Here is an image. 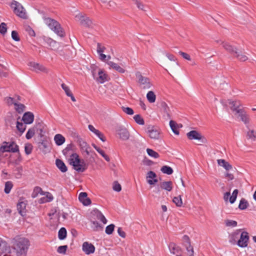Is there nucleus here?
Here are the masks:
<instances>
[{"mask_svg": "<svg viewBox=\"0 0 256 256\" xmlns=\"http://www.w3.org/2000/svg\"><path fill=\"white\" fill-rule=\"evenodd\" d=\"M30 246V242L26 238L16 237L14 239L12 248L16 256H26Z\"/></svg>", "mask_w": 256, "mask_h": 256, "instance_id": "1", "label": "nucleus"}, {"mask_svg": "<svg viewBox=\"0 0 256 256\" xmlns=\"http://www.w3.org/2000/svg\"><path fill=\"white\" fill-rule=\"evenodd\" d=\"M70 164L72 165L74 168L78 172H84L88 168V165L84 160H80L77 154L72 156V158L69 160Z\"/></svg>", "mask_w": 256, "mask_h": 256, "instance_id": "2", "label": "nucleus"}, {"mask_svg": "<svg viewBox=\"0 0 256 256\" xmlns=\"http://www.w3.org/2000/svg\"><path fill=\"white\" fill-rule=\"evenodd\" d=\"M44 22L48 28L57 35L60 37L64 36V32L58 22L50 18H44Z\"/></svg>", "mask_w": 256, "mask_h": 256, "instance_id": "3", "label": "nucleus"}, {"mask_svg": "<svg viewBox=\"0 0 256 256\" xmlns=\"http://www.w3.org/2000/svg\"><path fill=\"white\" fill-rule=\"evenodd\" d=\"M10 6L16 16L24 19L27 18L26 10L20 3L16 0H13L11 3Z\"/></svg>", "mask_w": 256, "mask_h": 256, "instance_id": "4", "label": "nucleus"}, {"mask_svg": "<svg viewBox=\"0 0 256 256\" xmlns=\"http://www.w3.org/2000/svg\"><path fill=\"white\" fill-rule=\"evenodd\" d=\"M146 132L152 139L158 140L160 138V131L157 127L154 126H148L146 129Z\"/></svg>", "mask_w": 256, "mask_h": 256, "instance_id": "5", "label": "nucleus"}, {"mask_svg": "<svg viewBox=\"0 0 256 256\" xmlns=\"http://www.w3.org/2000/svg\"><path fill=\"white\" fill-rule=\"evenodd\" d=\"M136 76L138 79V82L140 86L143 89H148L152 86L148 78L142 76L140 72L136 73Z\"/></svg>", "mask_w": 256, "mask_h": 256, "instance_id": "6", "label": "nucleus"}, {"mask_svg": "<svg viewBox=\"0 0 256 256\" xmlns=\"http://www.w3.org/2000/svg\"><path fill=\"white\" fill-rule=\"evenodd\" d=\"M76 18L83 26L88 28L93 27L92 22L88 17L80 14L76 16Z\"/></svg>", "mask_w": 256, "mask_h": 256, "instance_id": "7", "label": "nucleus"}, {"mask_svg": "<svg viewBox=\"0 0 256 256\" xmlns=\"http://www.w3.org/2000/svg\"><path fill=\"white\" fill-rule=\"evenodd\" d=\"M249 240L248 234L246 232H242L240 240L238 241V245L241 248H245L248 246Z\"/></svg>", "mask_w": 256, "mask_h": 256, "instance_id": "8", "label": "nucleus"}, {"mask_svg": "<svg viewBox=\"0 0 256 256\" xmlns=\"http://www.w3.org/2000/svg\"><path fill=\"white\" fill-rule=\"evenodd\" d=\"M92 214V219L93 220H96V219L100 220L104 224H106L107 220L104 217V216L102 214L98 209H94L91 212Z\"/></svg>", "mask_w": 256, "mask_h": 256, "instance_id": "9", "label": "nucleus"}, {"mask_svg": "<svg viewBox=\"0 0 256 256\" xmlns=\"http://www.w3.org/2000/svg\"><path fill=\"white\" fill-rule=\"evenodd\" d=\"M0 150L2 152H19L18 146L14 142L10 143L8 146H4L0 148Z\"/></svg>", "mask_w": 256, "mask_h": 256, "instance_id": "10", "label": "nucleus"}, {"mask_svg": "<svg viewBox=\"0 0 256 256\" xmlns=\"http://www.w3.org/2000/svg\"><path fill=\"white\" fill-rule=\"evenodd\" d=\"M216 42L218 43H220L227 52L233 56L234 53H237V48L231 45L228 42H222V40H217Z\"/></svg>", "mask_w": 256, "mask_h": 256, "instance_id": "11", "label": "nucleus"}, {"mask_svg": "<svg viewBox=\"0 0 256 256\" xmlns=\"http://www.w3.org/2000/svg\"><path fill=\"white\" fill-rule=\"evenodd\" d=\"M116 133L119 138L123 140H128L130 138V133L125 128L119 127L116 130Z\"/></svg>", "mask_w": 256, "mask_h": 256, "instance_id": "12", "label": "nucleus"}, {"mask_svg": "<svg viewBox=\"0 0 256 256\" xmlns=\"http://www.w3.org/2000/svg\"><path fill=\"white\" fill-rule=\"evenodd\" d=\"M82 250L86 254H90L94 253L95 247L92 244L85 242L82 244Z\"/></svg>", "mask_w": 256, "mask_h": 256, "instance_id": "13", "label": "nucleus"}, {"mask_svg": "<svg viewBox=\"0 0 256 256\" xmlns=\"http://www.w3.org/2000/svg\"><path fill=\"white\" fill-rule=\"evenodd\" d=\"M157 176L153 171L148 172L146 176L147 182L150 185H154L158 182Z\"/></svg>", "mask_w": 256, "mask_h": 256, "instance_id": "14", "label": "nucleus"}, {"mask_svg": "<svg viewBox=\"0 0 256 256\" xmlns=\"http://www.w3.org/2000/svg\"><path fill=\"white\" fill-rule=\"evenodd\" d=\"M29 66L32 68L33 70L36 72L40 71L45 73H47L48 72V69L45 66L38 63L30 62L29 64Z\"/></svg>", "mask_w": 256, "mask_h": 256, "instance_id": "15", "label": "nucleus"}, {"mask_svg": "<svg viewBox=\"0 0 256 256\" xmlns=\"http://www.w3.org/2000/svg\"><path fill=\"white\" fill-rule=\"evenodd\" d=\"M22 120L24 124H30L34 120V115L31 112H26L24 114Z\"/></svg>", "mask_w": 256, "mask_h": 256, "instance_id": "16", "label": "nucleus"}, {"mask_svg": "<svg viewBox=\"0 0 256 256\" xmlns=\"http://www.w3.org/2000/svg\"><path fill=\"white\" fill-rule=\"evenodd\" d=\"M96 80L98 82L102 84L107 80V75L104 73L103 70L101 69L98 70V76Z\"/></svg>", "mask_w": 256, "mask_h": 256, "instance_id": "17", "label": "nucleus"}, {"mask_svg": "<svg viewBox=\"0 0 256 256\" xmlns=\"http://www.w3.org/2000/svg\"><path fill=\"white\" fill-rule=\"evenodd\" d=\"M88 194L86 192H82L80 194L78 199L84 206H88L90 204L91 201L90 198H88Z\"/></svg>", "mask_w": 256, "mask_h": 256, "instance_id": "18", "label": "nucleus"}, {"mask_svg": "<svg viewBox=\"0 0 256 256\" xmlns=\"http://www.w3.org/2000/svg\"><path fill=\"white\" fill-rule=\"evenodd\" d=\"M188 138L190 140H200L202 138L201 134L196 130H191L186 134Z\"/></svg>", "mask_w": 256, "mask_h": 256, "instance_id": "19", "label": "nucleus"}, {"mask_svg": "<svg viewBox=\"0 0 256 256\" xmlns=\"http://www.w3.org/2000/svg\"><path fill=\"white\" fill-rule=\"evenodd\" d=\"M236 114L244 124H246L249 122V117L243 110H238Z\"/></svg>", "mask_w": 256, "mask_h": 256, "instance_id": "20", "label": "nucleus"}, {"mask_svg": "<svg viewBox=\"0 0 256 256\" xmlns=\"http://www.w3.org/2000/svg\"><path fill=\"white\" fill-rule=\"evenodd\" d=\"M26 203L24 202H20L17 204V209L20 214L24 216L26 214Z\"/></svg>", "mask_w": 256, "mask_h": 256, "instance_id": "21", "label": "nucleus"}, {"mask_svg": "<svg viewBox=\"0 0 256 256\" xmlns=\"http://www.w3.org/2000/svg\"><path fill=\"white\" fill-rule=\"evenodd\" d=\"M169 248L170 253L174 256L182 254V250L181 248L174 244H171L169 246Z\"/></svg>", "mask_w": 256, "mask_h": 256, "instance_id": "22", "label": "nucleus"}, {"mask_svg": "<svg viewBox=\"0 0 256 256\" xmlns=\"http://www.w3.org/2000/svg\"><path fill=\"white\" fill-rule=\"evenodd\" d=\"M56 164L62 172H65L68 170L66 166L62 160L56 159Z\"/></svg>", "mask_w": 256, "mask_h": 256, "instance_id": "23", "label": "nucleus"}, {"mask_svg": "<svg viewBox=\"0 0 256 256\" xmlns=\"http://www.w3.org/2000/svg\"><path fill=\"white\" fill-rule=\"evenodd\" d=\"M229 104L230 105V109L236 112V114L238 113V110H242V108H240V102L238 101H230Z\"/></svg>", "mask_w": 256, "mask_h": 256, "instance_id": "24", "label": "nucleus"}, {"mask_svg": "<svg viewBox=\"0 0 256 256\" xmlns=\"http://www.w3.org/2000/svg\"><path fill=\"white\" fill-rule=\"evenodd\" d=\"M108 64L113 69H114L118 72L120 73H124L125 72V70L120 66L118 64L113 62H108Z\"/></svg>", "mask_w": 256, "mask_h": 256, "instance_id": "25", "label": "nucleus"}, {"mask_svg": "<svg viewBox=\"0 0 256 256\" xmlns=\"http://www.w3.org/2000/svg\"><path fill=\"white\" fill-rule=\"evenodd\" d=\"M160 188L162 189L170 192L172 189V183L171 181L163 182L160 184Z\"/></svg>", "mask_w": 256, "mask_h": 256, "instance_id": "26", "label": "nucleus"}, {"mask_svg": "<svg viewBox=\"0 0 256 256\" xmlns=\"http://www.w3.org/2000/svg\"><path fill=\"white\" fill-rule=\"evenodd\" d=\"M54 140L57 146H61L64 142L65 138L60 134H56L54 137Z\"/></svg>", "mask_w": 256, "mask_h": 256, "instance_id": "27", "label": "nucleus"}, {"mask_svg": "<svg viewBox=\"0 0 256 256\" xmlns=\"http://www.w3.org/2000/svg\"><path fill=\"white\" fill-rule=\"evenodd\" d=\"M72 144L68 145L63 150L62 153L66 156H70V158H72V156L75 154L74 153L72 150Z\"/></svg>", "mask_w": 256, "mask_h": 256, "instance_id": "28", "label": "nucleus"}, {"mask_svg": "<svg viewBox=\"0 0 256 256\" xmlns=\"http://www.w3.org/2000/svg\"><path fill=\"white\" fill-rule=\"evenodd\" d=\"M92 146L96 149V150L104 158L106 161H110V158L105 154L104 152L102 150L98 147L96 144H92Z\"/></svg>", "mask_w": 256, "mask_h": 256, "instance_id": "29", "label": "nucleus"}, {"mask_svg": "<svg viewBox=\"0 0 256 256\" xmlns=\"http://www.w3.org/2000/svg\"><path fill=\"white\" fill-rule=\"evenodd\" d=\"M170 126L174 134L178 135L179 134V131L178 130L179 125L178 124L174 121L171 120L170 122Z\"/></svg>", "mask_w": 256, "mask_h": 256, "instance_id": "30", "label": "nucleus"}, {"mask_svg": "<svg viewBox=\"0 0 256 256\" xmlns=\"http://www.w3.org/2000/svg\"><path fill=\"white\" fill-rule=\"evenodd\" d=\"M92 225V228L94 231H98L101 230L102 228V226L96 220H90Z\"/></svg>", "mask_w": 256, "mask_h": 256, "instance_id": "31", "label": "nucleus"}, {"mask_svg": "<svg viewBox=\"0 0 256 256\" xmlns=\"http://www.w3.org/2000/svg\"><path fill=\"white\" fill-rule=\"evenodd\" d=\"M160 106L162 110L166 115V116L168 118H170V115L169 114L170 108L168 106V104L164 102H162L160 103Z\"/></svg>", "mask_w": 256, "mask_h": 256, "instance_id": "32", "label": "nucleus"}, {"mask_svg": "<svg viewBox=\"0 0 256 256\" xmlns=\"http://www.w3.org/2000/svg\"><path fill=\"white\" fill-rule=\"evenodd\" d=\"M146 98L150 103H154L156 100V96L152 91H149L146 94Z\"/></svg>", "mask_w": 256, "mask_h": 256, "instance_id": "33", "label": "nucleus"}, {"mask_svg": "<svg viewBox=\"0 0 256 256\" xmlns=\"http://www.w3.org/2000/svg\"><path fill=\"white\" fill-rule=\"evenodd\" d=\"M249 204L248 201L244 198H242L240 202L238 208L241 210H244L248 208Z\"/></svg>", "mask_w": 256, "mask_h": 256, "instance_id": "34", "label": "nucleus"}, {"mask_svg": "<svg viewBox=\"0 0 256 256\" xmlns=\"http://www.w3.org/2000/svg\"><path fill=\"white\" fill-rule=\"evenodd\" d=\"M67 234L66 230L64 228H62L58 231V238L60 240H64Z\"/></svg>", "mask_w": 256, "mask_h": 256, "instance_id": "35", "label": "nucleus"}, {"mask_svg": "<svg viewBox=\"0 0 256 256\" xmlns=\"http://www.w3.org/2000/svg\"><path fill=\"white\" fill-rule=\"evenodd\" d=\"M14 106L16 110L20 114L22 113L24 110L26 108L24 104L18 103V102L14 103Z\"/></svg>", "mask_w": 256, "mask_h": 256, "instance_id": "36", "label": "nucleus"}, {"mask_svg": "<svg viewBox=\"0 0 256 256\" xmlns=\"http://www.w3.org/2000/svg\"><path fill=\"white\" fill-rule=\"evenodd\" d=\"M160 170L164 174H166L168 175L172 174L174 172L172 168L168 166H162L160 168Z\"/></svg>", "mask_w": 256, "mask_h": 256, "instance_id": "37", "label": "nucleus"}, {"mask_svg": "<svg viewBox=\"0 0 256 256\" xmlns=\"http://www.w3.org/2000/svg\"><path fill=\"white\" fill-rule=\"evenodd\" d=\"M234 56L236 57L238 60L242 62H245L248 60V58L246 55L242 54L237 51V53H234Z\"/></svg>", "mask_w": 256, "mask_h": 256, "instance_id": "38", "label": "nucleus"}, {"mask_svg": "<svg viewBox=\"0 0 256 256\" xmlns=\"http://www.w3.org/2000/svg\"><path fill=\"white\" fill-rule=\"evenodd\" d=\"M43 40L45 44H46L50 46H54L56 42L52 38L48 37H44Z\"/></svg>", "mask_w": 256, "mask_h": 256, "instance_id": "39", "label": "nucleus"}, {"mask_svg": "<svg viewBox=\"0 0 256 256\" xmlns=\"http://www.w3.org/2000/svg\"><path fill=\"white\" fill-rule=\"evenodd\" d=\"M12 186H13V184H12V182H10V181L6 182L5 183V186H4V192L6 194H9L10 192Z\"/></svg>", "mask_w": 256, "mask_h": 256, "instance_id": "40", "label": "nucleus"}, {"mask_svg": "<svg viewBox=\"0 0 256 256\" xmlns=\"http://www.w3.org/2000/svg\"><path fill=\"white\" fill-rule=\"evenodd\" d=\"M16 128H17V130L21 133V134H22L26 128V126L22 122H19L18 121H17L16 122Z\"/></svg>", "mask_w": 256, "mask_h": 256, "instance_id": "41", "label": "nucleus"}, {"mask_svg": "<svg viewBox=\"0 0 256 256\" xmlns=\"http://www.w3.org/2000/svg\"><path fill=\"white\" fill-rule=\"evenodd\" d=\"M49 147V143L46 141H42L39 144L40 148L42 151H46L48 150Z\"/></svg>", "mask_w": 256, "mask_h": 256, "instance_id": "42", "label": "nucleus"}, {"mask_svg": "<svg viewBox=\"0 0 256 256\" xmlns=\"http://www.w3.org/2000/svg\"><path fill=\"white\" fill-rule=\"evenodd\" d=\"M36 132V130L34 128H30L27 132L26 137V139L30 140L33 137L34 135Z\"/></svg>", "mask_w": 256, "mask_h": 256, "instance_id": "43", "label": "nucleus"}, {"mask_svg": "<svg viewBox=\"0 0 256 256\" xmlns=\"http://www.w3.org/2000/svg\"><path fill=\"white\" fill-rule=\"evenodd\" d=\"M33 146L31 144L26 143L24 146V152L26 154L28 155L32 152Z\"/></svg>", "mask_w": 256, "mask_h": 256, "instance_id": "44", "label": "nucleus"}, {"mask_svg": "<svg viewBox=\"0 0 256 256\" xmlns=\"http://www.w3.org/2000/svg\"><path fill=\"white\" fill-rule=\"evenodd\" d=\"M238 190L237 189L234 190L232 194V195L230 198V204H234L237 198Z\"/></svg>", "mask_w": 256, "mask_h": 256, "instance_id": "45", "label": "nucleus"}, {"mask_svg": "<svg viewBox=\"0 0 256 256\" xmlns=\"http://www.w3.org/2000/svg\"><path fill=\"white\" fill-rule=\"evenodd\" d=\"M146 152L148 156H150L151 157L154 158H158L160 156L159 154L154 151V150L150 149V148H147Z\"/></svg>", "mask_w": 256, "mask_h": 256, "instance_id": "46", "label": "nucleus"}, {"mask_svg": "<svg viewBox=\"0 0 256 256\" xmlns=\"http://www.w3.org/2000/svg\"><path fill=\"white\" fill-rule=\"evenodd\" d=\"M172 201L177 206L180 207L182 204V201L180 196L174 197Z\"/></svg>", "mask_w": 256, "mask_h": 256, "instance_id": "47", "label": "nucleus"}, {"mask_svg": "<svg viewBox=\"0 0 256 256\" xmlns=\"http://www.w3.org/2000/svg\"><path fill=\"white\" fill-rule=\"evenodd\" d=\"M135 122L140 125H143L144 124V119L140 114L135 115L134 117Z\"/></svg>", "mask_w": 256, "mask_h": 256, "instance_id": "48", "label": "nucleus"}, {"mask_svg": "<svg viewBox=\"0 0 256 256\" xmlns=\"http://www.w3.org/2000/svg\"><path fill=\"white\" fill-rule=\"evenodd\" d=\"M182 244L184 246H190V239L187 235H184L182 238Z\"/></svg>", "mask_w": 256, "mask_h": 256, "instance_id": "49", "label": "nucleus"}, {"mask_svg": "<svg viewBox=\"0 0 256 256\" xmlns=\"http://www.w3.org/2000/svg\"><path fill=\"white\" fill-rule=\"evenodd\" d=\"M225 224L228 227H236L237 226V222L233 220H225Z\"/></svg>", "mask_w": 256, "mask_h": 256, "instance_id": "50", "label": "nucleus"}, {"mask_svg": "<svg viewBox=\"0 0 256 256\" xmlns=\"http://www.w3.org/2000/svg\"><path fill=\"white\" fill-rule=\"evenodd\" d=\"M115 226L114 224H110L106 228V233L108 234H111L114 230Z\"/></svg>", "mask_w": 256, "mask_h": 256, "instance_id": "51", "label": "nucleus"}, {"mask_svg": "<svg viewBox=\"0 0 256 256\" xmlns=\"http://www.w3.org/2000/svg\"><path fill=\"white\" fill-rule=\"evenodd\" d=\"M67 249L68 246L66 245L60 246L57 249V252L60 254H65Z\"/></svg>", "mask_w": 256, "mask_h": 256, "instance_id": "52", "label": "nucleus"}, {"mask_svg": "<svg viewBox=\"0 0 256 256\" xmlns=\"http://www.w3.org/2000/svg\"><path fill=\"white\" fill-rule=\"evenodd\" d=\"M7 32L6 24L4 22H2L0 24V33L4 35Z\"/></svg>", "mask_w": 256, "mask_h": 256, "instance_id": "53", "label": "nucleus"}, {"mask_svg": "<svg viewBox=\"0 0 256 256\" xmlns=\"http://www.w3.org/2000/svg\"><path fill=\"white\" fill-rule=\"evenodd\" d=\"M247 136L249 138L252 139L254 140L256 139V132L252 130L248 132Z\"/></svg>", "mask_w": 256, "mask_h": 256, "instance_id": "54", "label": "nucleus"}, {"mask_svg": "<svg viewBox=\"0 0 256 256\" xmlns=\"http://www.w3.org/2000/svg\"><path fill=\"white\" fill-rule=\"evenodd\" d=\"M186 250L188 255L189 256H194V248L190 244V246H184Z\"/></svg>", "mask_w": 256, "mask_h": 256, "instance_id": "55", "label": "nucleus"}, {"mask_svg": "<svg viewBox=\"0 0 256 256\" xmlns=\"http://www.w3.org/2000/svg\"><path fill=\"white\" fill-rule=\"evenodd\" d=\"M113 190L117 192H119L122 190V187L120 184L118 183L117 182H114L113 184Z\"/></svg>", "mask_w": 256, "mask_h": 256, "instance_id": "56", "label": "nucleus"}, {"mask_svg": "<svg viewBox=\"0 0 256 256\" xmlns=\"http://www.w3.org/2000/svg\"><path fill=\"white\" fill-rule=\"evenodd\" d=\"M61 86L62 88L64 90L67 96H69L70 94L72 93L68 86H67L66 84H62Z\"/></svg>", "mask_w": 256, "mask_h": 256, "instance_id": "57", "label": "nucleus"}, {"mask_svg": "<svg viewBox=\"0 0 256 256\" xmlns=\"http://www.w3.org/2000/svg\"><path fill=\"white\" fill-rule=\"evenodd\" d=\"M122 110L128 114L132 115L134 114V112L133 110L129 107H122Z\"/></svg>", "mask_w": 256, "mask_h": 256, "instance_id": "58", "label": "nucleus"}, {"mask_svg": "<svg viewBox=\"0 0 256 256\" xmlns=\"http://www.w3.org/2000/svg\"><path fill=\"white\" fill-rule=\"evenodd\" d=\"M12 38L15 41L18 42L20 40L18 33L15 30L12 31Z\"/></svg>", "mask_w": 256, "mask_h": 256, "instance_id": "59", "label": "nucleus"}, {"mask_svg": "<svg viewBox=\"0 0 256 256\" xmlns=\"http://www.w3.org/2000/svg\"><path fill=\"white\" fill-rule=\"evenodd\" d=\"M102 142H104L106 140V138L103 134H102L100 130H98L95 134Z\"/></svg>", "mask_w": 256, "mask_h": 256, "instance_id": "60", "label": "nucleus"}, {"mask_svg": "<svg viewBox=\"0 0 256 256\" xmlns=\"http://www.w3.org/2000/svg\"><path fill=\"white\" fill-rule=\"evenodd\" d=\"M15 124V119L13 118L12 114L8 116V124H10L12 126Z\"/></svg>", "mask_w": 256, "mask_h": 256, "instance_id": "61", "label": "nucleus"}, {"mask_svg": "<svg viewBox=\"0 0 256 256\" xmlns=\"http://www.w3.org/2000/svg\"><path fill=\"white\" fill-rule=\"evenodd\" d=\"M135 4L136 5L138 8L142 10H145V6L143 4H142V2L137 0H135Z\"/></svg>", "mask_w": 256, "mask_h": 256, "instance_id": "62", "label": "nucleus"}, {"mask_svg": "<svg viewBox=\"0 0 256 256\" xmlns=\"http://www.w3.org/2000/svg\"><path fill=\"white\" fill-rule=\"evenodd\" d=\"M105 48V47L102 46L100 44L98 43L97 44V52L98 54L104 52Z\"/></svg>", "mask_w": 256, "mask_h": 256, "instance_id": "63", "label": "nucleus"}, {"mask_svg": "<svg viewBox=\"0 0 256 256\" xmlns=\"http://www.w3.org/2000/svg\"><path fill=\"white\" fill-rule=\"evenodd\" d=\"M6 102L8 105H14V103H16V102L14 99V98L8 97L6 98Z\"/></svg>", "mask_w": 256, "mask_h": 256, "instance_id": "64", "label": "nucleus"}]
</instances>
